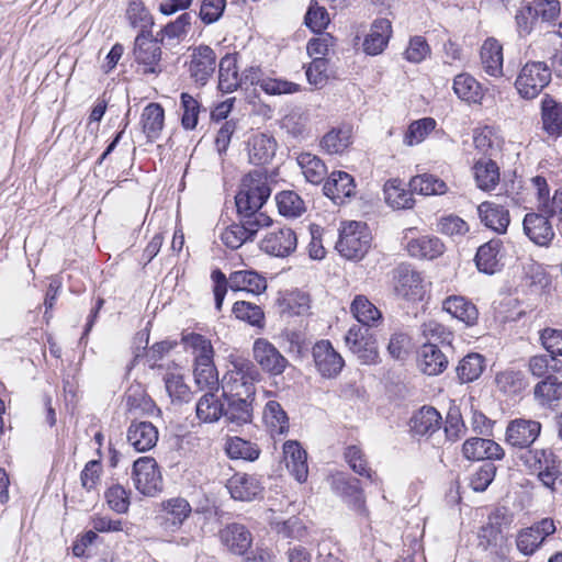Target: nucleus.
<instances>
[{"instance_id": "38", "label": "nucleus", "mask_w": 562, "mask_h": 562, "mask_svg": "<svg viewBox=\"0 0 562 562\" xmlns=\"http://www.w3.org/2000/svg\"><path fill=\"white\" fill-rule=\"evenodd\" d=\"M350 311L355 318L367 327L378 326L382 321V313L364 295H357L353 299Z\"/></svg>"}, {"instance_id": "4", "label": "nucleus", "mask_w": 562, "mask_h": 562, "mask_svg": "<svg viewBox=\"0 0 562 562\" xmlns=\"http://www.w3.org/2000/svg\"><path fill=\"white\" fill-rule=\"evenodd\" d=\"M214 282V300L217 311L222 308L227 288L232 291H246L252 294H260L267 289L265 277L255 270H238L229 274V278L221 270H214L211 274Z\"/></svg>"}, {"instance_id": "25", "label": "nucleus", "mask_w": 562, "mask_h": 562, "mask_svg": "<svg viewBox=\"0 0 562 562\" xmlns=\"http://www.w3.org/2000/svg\"><path fill=\"white\" fill-rule=\"evenodd\" d=\"M227 488L234 499L249 502L262 492L259 480L246 473H236L227 482Z\"/></svg>"}, {"instance_id": "3", "label": "nucleus", "mask_w": 562, "mask_h": 562, "mask_svg": "<svg viewBox=\"0 0 562 562\" xmlns=\"http://www.w3.org/2000/svg\"><path fill=\"white\" fill-rule=\"evenodd\" d=\"M271 194L268 177L255 170L243 178L240 189L235 196L238 215L254 216L265 214L260 209Z\"/></svg>"}, {"instance_id": "52", "label": "nucleus", "mask_w": 562, "mask_h": 562, "mask_svg": "<svg viewBox=\"0 0 562 562\" xmlns=\"http://www.w3.org/2000/svg\"><path fill=\"white\" fill-rule=\"evenodd\" d=\"M276 200L279 212L283 216L299 217L305 212L304 201L294 191H282L277 194Z\"/></svg>"}, {"instance_id": "10", "label": "nucleus", "mask_w": 562, "mask_h": 562, "mask_svg": "<svg viewBox=\"0 0 562 562\" xmlns=\"http://www.w3.org/2000/svg\"><path fill=\"white\" fill-rule=\"evenodd\" d=\"M132 479L135 488L145 496L161 491L162 479L154 458L142 457L133 464Z\"/></svg>"}, {"instance_id": "16", "label": "nucleus", "mask_w": 562, "mask_h": 562, "mask_svg": "<svg viewBox=\"0 0 562 562\" xmlns=\"http://www.w3.org/2000/svg\"><path fill=\"white\" fill-rule=\"evenodd\" d=\"M215 68L216 54L211 47L201 45L193 49L189 70L196 83L204 86L213 76Z\"/></svg>"}, {"instance_id": "31", "label": "nucleus", "mask_w": 562, "mask_h": 562, "mask_svg": "<svg viewBox=\"0 0 562 562\" xmlns=\"http://www.w3.org/2000/svg\"><path fill=\"white\" fill-rule=\"evenodd\" d=\"M453 92L468 104H480L484 97L480 82L470 74H459L453 79Z\"/></svg>"}, {"instance_id": "61", "label": "nucleus", "mask_w": 562, "mask_h": 562, "mask_svg": "<svg viewBox=\"0 0 562 562\" xmlns=\"http://www.w3.org/2000/svg\"><path fill=\"white\" fill-rule=\"evenodd\" d=\"M497 387L506 394H517L525 387L520 372L507 370L496 375Z\"/></svg>"}, {"instance_id": "37", "label": "nucleus", "mask_w": 562, "mask_h": 562, "mask_svg": "<svg viewBox=\"0 0 562 562\" xmlns=\"http://www.w3.org/2000/svg\"><path fill=\"white\" fill-rule=\"evenodd\" d=\"M383 192L385 202L393 209H411L414 205L412 190L407 191L398 179L387 180Z\"/></svg>"}, {"instance_id": "64", "label": "nucleus", "mask_w": 562, "mask_h": 562, "mask_svg": "<svg viewBox=\"0 0 562 562\" xmlns=\"http://www.w3.org/2000/svg\"><path fill=\"white\" fill-rule=\"evenodd\" d=\"M540 340L549 356H562V329L546 328L540 334Z\"/></svg>"}, {"instance_id": "36", "label": "nucleus", "mask_w": 562, "mask_h": 562, "mask_svg": "<svg viewBox=\"0 0 562 562\" xmlns=\"http://www.w3.org/2000/svg\"><path fill=\"white\" fill-rule=\"evenodd\" d=\"M501 245L499 239H492L479 247L475 255V263L481 272L493 274L499 270L498 252Z\"/></svg>"}, {"instance_id": "9", "label": "nucleus", "mask_w": 562, "mask_h": 562, "mask_svg": "<svg viewBox=\"0 0 562 562\" xmlns=\"http://www.w3.org/2000/svg\"><path fill=\"white\" fill-rule=\"evenodd\" d=\"M345 341L349 350L362 364H376L380 361L376 339L368 328L355 325L346 334Z\"/></svg>"}, {"instance_id": "48", "label": "nucleus", "mask_w": 562, "mask_h": 562, "mask_svg": "<svg viewBox=\"0 0 562 562\" xmlns=\"http://www.w3.org/2000/svg\"><path fill=\"white\" fill-rule=\"evenodd\" d=\"M296 160L308 182L318 184L324 180L327 169L317 156L311 153H302L297 156Z\"/></svg>"}, {"instance_id": "40", "label": "nucleus", "mask_w": 562, "mask_h": 562, "mask_svg": "<svg viewBox=\"0 0 562 562\" xmlns=\"http://www.w3.org/2000/svg\"><path fill=\"white\" fill-rule=\"evenodd\" d=\"M165 122L164 108L158 103H149L145 106L142 113L143 131L146 134L148 140H156Z\"/></svg>"}, {"instance_id": "43", "label": "nucleus", "mask_w": 562, "mask_h": 562, "mask_svg": "<svg viewBox=\"0 0 562 562\" xmlns=\"http://www.w3.org/2000/svg\"><path fill=\"white\" fill-rule=\"evenodd\" d=\"M196 417L203 423L217 422L224 416V404L221 403L216 394L206 392L196 403Z\"/></svg>"}, {"instance_id": "21", "label": "nucleus", "mask_w": 562, "mask_h": 562, "mask_svg": "<svg viewBox=\"0 0 562 562\" xmlns=\"http://www.w3.org/2000/svg\"><path fill=\"white\" fill-rule=\"evenodd\" d=\"M462 453L468 460H501L504 449L494 440L485 438H470L462 446Z\"/></svg>"}, {"instance_id": "6", "label": "nucleus", "mask_w": 562, "mask_h": 562, "mask_svg": "<svg viewBox=\"0 0 562 562\" xmlns=\"http://www.w3.org/2000/svg\"><path fill=\"white\" fill-rule=\"evenodd\" d=\"M162 50L158 38H154L148 31H140L134 41L133 57L143 75H158L161 72Z\"/></svg>"}, {"instance_id": "49", "label": "nucleus", "mask_w": 562, "mask_h": 562, "mask_svg": "<svg viewBox=\"0 0 562 562\" xmlns=\"http://www.w3.org/2000/svg\"><path fill=\"white\" fill-rule=\"evenodd\" d=\"M263 420L272 434L283 435L289 429V418L277 401H269L263 411Z\"/></svg>"}, {"instance_id": "5", "label": "nucleus", "mask_w": 562, "mask_h": 562, "mask_svg": "<svg viewBox=\"0 0 562 562\" xmlns=\"http://www.w3.org/2000/svg\"><path fill=\"white\" fill-rule=\"evenodd\" d=\"M371 234L364 223L347 222L339 229L336 249L349 260H360L371 247Z\"/></svg>"}, {"instance_id": "26", "label": "nucleus", "mask_w": 562, "mask_h": 562, "mask_svg": "<svg viewBox=\"0 0 562 562\" xmlns=\"http://www.w3.org/2000/svg\"><path fill=\"white\" fill-rule=\"evenodd\" d=\"M392 35V25L387 19H376L364 37L362 47L366 54L375 56L386 47Z\"/></svg>"}, {"instance_id": "39", "label": "nucleus", "mask_w": 562, "mask_h": 562, "mask_svg": "<svg viewBox=\"0 0 562 562\" xmlns=\"http://www.w3.org/2000/svg\"><path fill=\"white\" fill-rule=\"evenodd\" d=\"M541 110L544 131L559 136L562 133V104L547 94L541 102Z\"/></svg>"}, {"instance_id": "30", "label": "nucleus", "mask_w": 562, "mask_h": 562, "mask_svg": "<svg viewBox=\"0 0 562 562\" xmlns=\"http://www.w3.org/2000/svg\"><path fill=\"white\" fill-rule=\"evenodd\" d=\"M480 55L482 68L487 75L492 77L503 75V47L497 40L493 37L485 40Z\"/></svg>"}, {"instance_id": "12", "label": "nucleus", "mask_w": 562, "mask_h": 562, "mask_svg": "<svg viewBox=\"0 0 562 562\" xmlns=\"http://www.w3.org/2000/svg\"><path fill=\"white\" fill-rule=\"evenodd\" d=\"M252 353L260 368L271 374L280 375L290 366L289 360L278 348L265 338H258L254 342Z\"/></svg>"}, {"instance_id": "24", "label": "nucleus", "mask_w": 562, "mask_h": 562, "mask_svg": "<svg viewBox=\"0 0 562 562\" xmlns=\"http://www.w3.org/2000/svg\"><path fill=\"white\" fill-rule=\"evenodd\" d=\"M158 430L149 422H133L127 429V442L138 452H145L156 446Z\"/></svg>"}, {"instance_id": "51", "label": "nucleus", "mask_w": 562, "mask_h": 562, "mask_svg": "<svg viewBox=\"0 0 562 562\" xmlns=\"http://www.w3.org/2000/svg\"><path fill=\"white\" fill-rule=\"evenodd\" d=\"M562 370V360L549 355H537L529 360V371L536 378L546 379L548 375Z\"/></svg>"}, {"instance_id": "58", "label": "nucleus", "mask_w": 562, "mask_h": 562, "mask_svg": "<svg viewBox=\"0 0 562 562\" xmlns=\"http://www.w3.org/2000/svg\"><path fill=\"white\" fill-rule=\"evenodd\" d=\"M436 127V121L431 117H424L413 122L404 136V144L414 146L422 143Z\"/></svg>"}, {"instance_id": "29", "label": "nucleus", "mask_w": 562, "mask_h": 562, "mask_svg": "<svg viewBox=\"0 0 562 562\" xmlns=\"http://www.w3.org/2000/svg\"><path fill=\"white\" fill-rule=\"evenodd\" d=\"M223 544L235 554H244L251 546L250 531L243 525L231 524L220 532Z\"/></svg>"}, {"instance_id": "28", "label": "nucleus", "mask_w": 562, "mask_h": 562, "mask_svg": "<svg viewBox=\"0 0 562 562\" xmlns=\"http://www.w3.org/2000/svg\"><path fill=\"white\" fill-rule=\"evenodd\" d=\"M479 216L484 225L492 231L504 234L509 225V212L504 206L485 201L477 207Z\"/></svg>"}, {"instance_id": "59", "label": "nucleus", "mask_w": 562, "mask_h": 562, "mask_svg": "<svg viewBox=\"0 0 562 562\" xmlns=\"http://www.w3.org/2000/svg\"><path fill=\"white\" fill-rule=\"evenodd\" d=\"M126 16L133 27L146 31L154 24L153 16L140 0H131L126 10Z\"/></svg>"}, {"instance_id": "45", "label": "nucleus", "mask_w": 562, "mask_h": 562, "mask_svg": "<svg viewBox=\"0 0 562 562\" xmlns=\"http://www.w3.org/2000/svg\"><path fill=\"white\" fill-rule=\"evenodd\" d=\"M350 144L351 128L348 126L330 130L321 140V147L329 155L342 154Z\"/></svg>"}, {"instance_id": "19", "label": "nucleus", "mask_w": 562, "mask_h": 562, "mask_svg": "<svg viewBox=\"0 0 562 562\" xmlns=\"http://www.w3.org/2000/svg\"><path fill=\"white\" fill-rule=\"evenodd\" d=\"M449 360L438 344L426 341L418 352V367L427 375H438L448 367Z\"/></svg>"}, {"instance_id": "53", "label": "nucleus", "mask_w": 562, "mask_h": 562, "mask_svg": "<svg viewBox=\"0 0 562 562\" xmlns=\"http://www.w3.org/2000/svg\"><path fill=\"white\" fill-rule=\"evenodd\" d=\"M193 373L195 383L201 390H207V392L218 390V375L213 360L195 362Z\"/></svg>"}, {"instance_id": "56", "label": "nucleus", "mask_w": 562, "mask_h": 562, "mask_svg": "<svg viewBox=\"0 0 562 562\" xmlns=\"http://www.w3.org/2000/svg\"><path fill=\"white\" fill-rule=\"evenodd\" d=\"M165 387L172 402H188L190 387L184 383L180 372H167L164 376Z\"/></svg>"}, {"instance_id": "13", "label": "nucleus", "mask_w": 562, "mask_h": 562, "mask_svg": "<svg viewBox=\"0 0 562 562\" xmlns=\"http://www.w3.org/2000/svg\"><path fill=\"white\" fill-rule=\"evenodd\" d=\"M541 428V424L537 420L516 418L508 423L505 440L512 447L527 450L540 436Z\"/></svg>"}, {"instance_id": "27", "label": "nucleus", "mask_w": 562, "mask_h": 562, "mask_svg": "<svg viewBox=\"0 0 562 562\" xmlns=\"http://www.w3.org/2000/svg\"><path fill=\"white\" fill-rule=\"evenodd\" d=\"M442 310L467 326L475 325L479 318L476 306L461 295H450L446 297L442 301Z\"/></svg>"}, {"instance_id": "50", "label": "nucleus", "mask_w": 562, "mask_h": 562, "mask_svg": "<svg viewBox=\"0 0 562 562\" xmlns=\"http://www.w3.org/2000/svg\"><path fill=\"white\" fill-rule=\"evenodd\" d=\"M484 358L479 353L465 356L457 367L458 378L464 382H473L479 379L484 370Z\"/></svg>"}, {"instance_id": "8", "label": "nucleus", "mask_w": 562, "mask_h": 562, "mask_svg": "<svg viewBox=\"0 0 562 562\" xmlns=\"http://www.w3.org/2000/svg\"><path fill=\"white\" fill-rule=\"evenodd\" d=\"M550 81L551 69L542 61H531L521 68L515 86L522 98L533 99Z\"/></svg>"}, {"instance_id": "57", "label": "nucleus", "mask_w": 562, "mask_h": 562, "mask_svg": "<svg viewBox=\"0 0 562 562\" xmlns=\"http://www.w3.org/2000/svg\"><path fill=\"white\" fill-rule=\"evenodd\" d=\"M226 452L232 459L254 461L259 457V449L255 443L239 437L231 438L226 443Z\"/></svg>"}, {"instance_id": "15", "label": "nucleus", "mask_w": 562, "mask_h": 562, "mask_svg": "<svg viewBox=\"0 0 562 562\" xmlns=\"http://www.w3.org/2000/svg\"><path fill=\"white\" fill-rule=\"evenodd\" d=\"M313 359L319 374L324 378L337 376L345 361L328 340H321L313 347Z\"/></svg>"}, {"instance_id": "22", "label": "nucleus", "mask_w": 562, "mask_h": 562, "mask_svg": "<svg viewBox=\"0 0 562 562\" xmlns=\"http://www.w3.org/2000/svg\"><path fill=\"white\" fill-rule=\"evenodd\" d=\"M324 193L334 203L342 204L347 198L355 194L353 178L345 171H334L324 184Z\"/></svg>"}, {"instance_id": "11", "label": "nucleus", "mask_w": 562, "mask_h": 562, "mask_svg": "<svg viewBox=\"0 0 562 562\" xmlns=\"http://www.w3.org/2000/svg\"><path fill=\"white\" fill-rule=\"evenodd\" d=\"M553 519L543 518L528 528L521 529L516 536L518 551L526 555H532L543 543L547 537L555 532Z\"/></svg>"}, {"instance_id": "1", "label": "nucleus", "mask_w": 562, "mask_h": 562, "mask_svg": "<svg viewBox=\"0 0 562 562\" xmlns=\"http://www.w3.org/2000/svg\"><path fill=\"white\" fill-rule=\"evenodd\" d=\"M260 378L256 366L246 359L232 362V368L223 380V396L226 401L224 417L229 424L241 426L252 420L255 382Z\"/></svg>"}, {"instance_id": "54", "label": "nucleus", "mask_w": 562, "mask_h": 562, "mask_svg": "<svg viewBox=\"0 0 562 562\" xmlns=\"http://www.w3.org/2000/svg\"><path fill=\"white\" fill-rule=\"evenodd\" d=\"M308 117L300 111H291L284 115L280 126L293 138H305L308 135Z\"/></svg>"}, {"instance_id": "35", "label": "nucleus", "mask_w": 562, "mask_h": 562, "mask_svg": "<svg viewBox=\"0 0 562 562\" xmlns=\"http://www.w3.org/2000/svg\"><path fill=\"white\" fill-rule=\"evenodd\" d=\"M245 80H248L250 85H258L268 94H282L293 93L299 91V85L274 78H260L259 68H250L249 75L245 76Z\"/></svg>"}, {"instance_id": "55", "label": "nucleus", "mask_w": 562, "mask_h": 562, "mask_svg": "<svg viewBox=\"0 0 562 562\" xmlns=\"http://www.w3.org/2000/svg\"><path fill=\"white\" fill-rule=\"evenodd\" d=\"M232 312L236 318L247 322L252 326H263L265 313L257 304L247 301H237L234 303Z\"/></svg>"}, {"instance_id": "32", "label": "nucleus", "mask_w": 562, "mask_h": 562, "mask_svg": "<svg viewBox=\"0 0 562 562\" xmlns=\"http://www.w3.org/2000/svg\"><path fill=\"white\" fill-rule=\"evenodd\" d=\"M276 140L266 134L252 135L248 140L249 161L254 165L267 164L276 153Z\"/></svg>"}, {"instance_id": "63", "label": "nucleus", "mask_w": 562, "mask_h": 562, "mask_svg": "<svg viewBox=\"0 0 562 562\" xmlns=\"http://www.w3.org/2000/svg\"><path fill=\"white\" fill-rule=\"evenodd\" d=\"M495 474L496 467L491 462L484 463L470 476V486L475 492H483L492 483Z\"/></svg>"}, {"instance_id": "42", "label": "nucleus", "mask_w": 562, "mask_h": 562, "mask_svg": "<svg viewBox=\"0 0 562 562\" xmlns=\"http://www.w3.org/2000/svg\"><path fill=\"white\" fill-rule=\"evenodd\" d=\"M473 169L476 184L481 190L491 191L498 184L499 169L492 159H479Z\"/></svg>"}, {"instance_id": "60", "label": "nucleus", "mask_w": 562, "mask_h": 562, "mask_svg": "<svg viewBox=\"0 0 562 562\" xmlns=\"http://www.w3.org/2000/svg\"><path fill=\"white\" fill-rule=\"evenodd\" d=\"M181 101V125L184 130L192 131L196 127L200 113V103L192 95L182 92Z\"/></svg>"}, {"instance_id": "41", "label": "nucleus", "mask_w": 562, "mask_h": 562, "mask_svg": "<svg viewBox=\"0 0 562 562\" xmlns=\"http://www.w3.org/2000/svg\"><path fill=\"white\" fill-rule=\"evenodd\" d=\"M243 82L238 76V68L235 57L225 55L218 64V88L223 92H233Z\"/></svg>"}, {"instance_id": "23", "label": "nucleus", "mask_w": 562, "mask_h": 562, "mask_svg": "<svg viewBox=\"0 0 562 562\" xmlns=\"http://www.w3.org/2000/svg\"><path fill=\"white\" fill-rule=\"evenodd\" d=\"M442 426L440 413L432 406H423L409 420L411 431L415 436H432Z\"/></svg>"}, {"instance_id": "47", "label": "nucleus", "mask_w": 562, "mask_h": 562, "mask_svg": "<svg viewBox=\"0 0 562 562\" xmlns=\"http://www.w3.org/2000/svg\"><path fill=\"white\" fill-rule=\"evenodd\" d=\"M533 394L541 405H550L562 398V382L555 375H548L535 385Z\"/></svg>"}, {"instance_id": "34", "label": "nucleus", "mask_w": 562, "mask_h": 562, "mask_svg": "<svg viewBox=\"0 0 562 562\" xmlns=\"http://www.w3.org/2000/svg\"><path fill=\"white\" fill-rule=\"evenodd\" d=\"M181 342L186 350L194 356L195 362H210L214 357V349L211 340L198 333L183 331Z\"/></svg>"}, {"instance_id": "62", "label": "nucleus", "mask_w": 562, "mask_h": 562, "mask_svg": "<svg viewBox=\"0 0 562 562\" xmlns=\"http://www.w3.org/2000/svg\"><path fill=\"white\" fill-rule=\"evenodd\" d=\"M501 533L499 516L491 515L488 521L479 531L480 546L486 549L492 544H496Z\"/></svg>"}, {"instance_id": "20", "label": "nucleus", "mask_w": 562, "mask_h": 562, "mask_svg": "<svg viewBox=\"0 0 562 562\" xmlns=\"http://www.w3.org/2000/svg\"><path fill=\"white\" fill-rule=\"evenodd\" d=\"M547 214L528 213L524 218V232L535 244L548 246L554 237Z\"/></svg>"}, {"instance_id": "17", "label": "nucleus", "mask_w": 562, "mask_h": 562, "mask_svg": "<svg viewBox=\"0 0 562 562\" xmlns=\"http://www.w3.org/2000/svg\"><path fill=\"white\" fill-rule=\"evenodd\" d=\"M394 282L396 293L407 300H422L425 294L420 273L407 266H400L395 270Z\"/></svg>"}, {"instance_id": "44", "label": "nucleus", "mask_w": 562, "mask_h": 562, "mask_svg": "<svg viewBox=\"0 0 562 562\" xmlns=\"http://www.w3.org/2000/svg\"><path fill=\"white\" fill-rule=\"evenodd\" d=\"M164 519L168 528L172 527V531L178 529L191 513V506L184 498H171L164 503Z\"/></svg>"}, {"instance_id": "33", "label": "nucleus", "mask_w": 562, "mask_h": 562, "mask_svg": "<svg viewBox=\"0 0 562 562\" xmlns=\"http://www.w3.org/2000/svg\"><path fill=\"white\" fill-rule=\"evenodd\" d=\"M412 257L422 259H435L445 251V245L436 236H422L411 239L406 245Z\"/></svg>"}, {"instance_id": "18", "label": "nucleus", "mask_w": 562, "mask_h": 562, "mask_svg": "<svg viewBox=\"0 0 562 562\" xmlns=\"http://www.w3.org/2000/svg\"><path fill=\"white\" fill-rule=\"evenodd\" d=\"M283 461L291 475L300 483L307 480V453L300 442L288 440L283 443Z\"/></svg>"}, {"instance_id": "2", "label": "nucleus", "mask_w": 562, "mask_h": 562, "mask_svg": "<svg viewBox=\"0 0 562 562\" xmlns=\"http://www.w3.org/2000/svg\"><path fill=\"white\" fill-rule=\"evenodd\" d=\"M524 467L537 475L543 486L557 491L562 485V461L550 448H530L520 457Z\"/></svg>"}, {"instance_id": "14", "label": "nucleus", "mask_w": 562, "mask_h": 562, "mask_svg": "<svg viewBox=\"0 0 562 562\" xmlns=\"http://www.w3.org/2000/svg\"><path fill=\"white\" fill-rule=\"evenodd\" d=\"M259 246L268 255L286 257L296 249L297 237L290 227H274L265 235Z\"/></svg>"}, {"instance_id": "46", "label": "nucleus", "mask_w": 562, "mask_h": 562, "mask_svg": "<svg viewBox=\"0 0 562 562\" xmlns=\"http://www.w3.org/2000/svg\"><path fill=\"white\" fill-rule=\"evenodd\" d=\"M409 187L412 192L422 195H441L448 190V186L443 180L430 173L413 177L409 181Z\"/></svg>"}, {"instance_id": "7", "label": "nucleus", "mask_w": 562, "mask_h": 562, "mask_svg": "<svg viewBox=\"0 0 562 562\" xmlns=\"http://www.w3.org/2000/svg\"><path fill=\"white\" fill-rule=\"evenodd\" d=\"M239 223L227 226L221 233V240L231 249H237L243 244L252 240L260 228L270 226L272 222L267 214L254 216L239 215Z\"/></svg>"}]
</instances>
